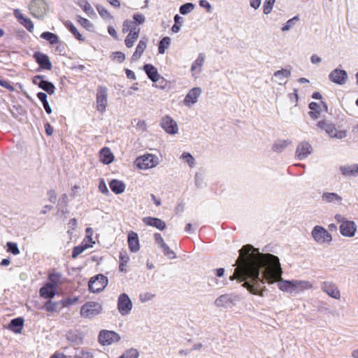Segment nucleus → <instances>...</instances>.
<instances>
[{
	"mask_svg": "<svg viewBox=\"0 0 358 358\" xmlns=\"http://www.w3.org/2000/svg\"><path fill=\"white\" fill-rule=\"evenodd\" d=\"M107 104V88L103 86H99L96 93V108L100 112L106 110Z\"/></svg>",
	"mask_w": 358,
	"mask_h": 358,
	"instance_id": "obj_12",
	"label": "nucleus"
},
{
	"mask_svg": "<svg viewBox=\"0 0 358 358\" xmlns=\"http://www.w3.org/2000/svg\"><path fill=\"white\" fill-rule=\"evenodd\" d=\"M102 310L101 305L96 301H88L82 306L80 308V315L85 318H92Z\"/></svg>",
	"mask_w": 358,
	"mask_h": 358,
	"instance_id": "obj_5",
	"label": "nucleus"
},
{
	"mask_svg": "<svg viewBox=\"0 0 358 358\" xmlns=\"http://www.w3.org/2000/svg\"><path fill=\"white\" fill-rule=\"evenodd\" d=\"M37 98L42 102V104L46 101L47 100V94L45 92H40L37 93Z\"/></svg>",
	"mask_w": 358,
	"mask_h": 358,
	"instance_id": "obj_63",
	"label": "nucleus"
},
{
	"mask_svg": "<svg viewBox=\"0 0 358 358\" xmlns=\"http://www.w3.org/2000/svg\"><path fill=\"white\" fill-rule=\"evenodd\" d=\"M310 62L313 64H317L322 62V59L320 57L314 54L310 57Z\"/></svg>",
	"mask_w": 358,
	"mask_h": 358,
	"instance_id": "obj_64",
	"label": "nucleus"
},
{
	"mask_svg": "<svg viewBox=\"0 0 358 358\" xmlns=\"http://www.w3.org/2000/svg\"><path fill=\"white\" fill-rule=\"evenodd\" d=\"M289 141L287 140H278L275 142L273 150L275 152H282L288 145Z\"/></svg>",
	"mask_w": 358,
	"mask_h": 358,
	"instance_id": "obj_43",
	"label": "nucleus"
},
{
	"mask_svg": "<svg viewBox=\"0 0 358 358\" xmlns=\"http://www.w3.org/2000/svg\"><path fill=\"white\" fill-rule=\"evenodd\" d=\"M145 224L155 227L161 231L166 229V224L164 221L157 217H146L143 219Z\"/></svg>",
	"mask_w": 358,
	"mask_h": 358,
	"instance_id": "obj_23",
	"label": "nucleus"
},
{
	"mask_svg": "<svg viewBox=\"0 0 358 358\" xmlns=\"http://www.w3.org/2000/svg\"><path fill=\"white\" fill-rule=\"evenodd\" d=\"M86 236L84 239L87 240V243L91 245V247L94 244V241L92 240V229L91 228H87L85 230Z\"/></svg>",
	"mask_w": 358,
	"mask_h": 358,
	"instance_id": "obj_57",
	"label": "nucleus"
},
{
	"mask_svg": "<svg viewBox=\"0 0 358 358\" xmlns=\"http://www.w3.org/2000/svg\"><path fill=\"white\" fill-rule=\"evenodd\" d=\"M14 16L17 19L19 22L24 26L29 31H32L34 28V23L32 21L24 17L19 9H15L13 11Z\"/></svg>",
	"mask_w": 358,
	"mask_h": 358,
	"instance_id": "obj_21",
	"label": "nucleus"
},
{
	"mask_svg": "<svg viewBox=\"0 0 358 358\" xmlns=\"http://www.w3.org/2000/svg\"><path fill=\"white\" fill-rule=\"evenodd\" d=\"M295 285V287H299L303 289H308L312 287L311 284L308 281H296Z\"/></svg>",
	"mask_w": 358,
	"mask_h": 358,
	"instance_id": "obj_60",
	"label": "nucleus"
},
{
	"mask_svg": "<svg viewBox=\"0 0 358 358\" xmlns=\"http://www.w3.org/2000/svg\"><path fill=\"white\" fill-rule=\"evenodd\" d=\"M340 170L345 177L357 176L358 174V165H348L340 167Z\"/></svg>",
	"mask_w": 358,
	"mask_h": 358,
	"instance_id": "obj_26",
	"label": "nucleus"
},
{
	"mask_svg": "<svg viewBox=\"0 0 358 358\" xmlns=\"http://www.w3.org/2000/svg\"><path fill=\"white\" fill-rule=\"evenodd\" d=\"M78 22L81 26H83L87 30L90 31L93 28L92 23L89 20L85 17L78 16Z\"/></svg>",
	"mask_w": 358,
	"mask_h": 358,
	"instance_id": "obj_49",
	"label": "nucleus"
},
{
	"mask_svg": "<svg viewBox=\"0 0 358 358\" xmlns=\"http://www.w3.org/2000/svg\"><path fill=\"white\" fill-rule=\"evenodd\" d=\"M33 57L40 68L45 70H50L52 69V63L47 55L41 52H35Z\"/></svg>",
	"mask_w": 358,
	"mask_h": 358,
	"instance_id": "obj_16",
	"label": "nucleus"
},
{
	"mask_svg": "<svg viewBox=\"0 0 358 358\" xmlns=\"http://www.w3.org/2000/svg\"><path fill=\"white\" fill-rule=\"evenodd\" d=\"M138 38L137 31H134L133 33H129V34L127 36L124 43L127 48H131L135 41Z\"/></svg>",
	"mask_w": 358,
	"mask_h": 358,
	"instance_id": "obj_44",
	"label": "nucleus"
},
{
	"mask_svg": "<svg viewBox=\"0 0 358 358\" xmlns=\"http://www.w3.org/2000/svg\"><path fill=\"white\" fill-rule=\"evenodd\" d=\"M79 301L78 296H68L60 300L62 308H67L77 303Z\"/></svg>",
	"mask_w": 358,
	"mask_h": 358,
	"instance_id": "obj_39",
	"label": "nucleus"
},
{
	"mask_svg": "<svg viewBox=\"0 0 358 358\" xmlns=\"http://www.w3.org/2000/svg\"><path fill=\"white\" fill-rule=\"evenodd\" d=\"M66 28L73 35V36L80 41H84L85 38L83 35L78 31L77 28L74 26V24L70 21L66 20L64 23Z\"/></svg>",
	"mask_w": 358,
	"mask_h": 358,
	"instance_id": "obj_29",
	"label": "nucleus"
},
{
	"mask_svg": "<svg viewBox=\"0 0 358 358\" xmlns=\"http://www.w3.org/2000/svg\"><path fill=\"white\" fill-rule=\"evenodd\" d=\"M313 152L311 145L307 141H302L298 144L296 149V156L299 160L307 158Z\"/></svg>",
	"mask_w": 358,
	"mask_h": 358,
	"instance_id": "obj_15",
	"label": "nucleus"
},
{
	"mask_svg": "<svg viewBox=\"0 0 358 358\" xmlns=\"http://www.w3.org/2000/svg\"><path fill=\"white\" fill-rule=\"evenodd\" d=\"M112 57L113 60H115L119 63H122L125 59V55L122 52L117 51L113 53Z\"/></svg>",
	"mask_w": 358,
	"mask_h": 358,
	"instance_id": "obj_54",
	"label": "nucleus"
},
{
	"mask_svg": "<svg viewBox=\"0 0 358 358\" xmlns=\"http://www.w3.org/2000/svg\"><path fill=\"white\" fill-rule=\"evenodd\" d=\"M299 17L298 15H296L294 17H292V19H289V20H287L286 22V23L282 27V29H281L282 31H287L289 30L291 28H292L296 24L297 22H299Z\"/></svg>",
	"mask_w": 358,
	"mask_h": 358,
	"instance_id": "obj_46",
	"label": "nucleus"
},
{
	"mask_svg": "<svg viewBox=\"0 0 358 358\" xmlns=\"http://www.w3.org/2000/svg\"><path fill=\"white\" fill-rule=\"evenodd\" d=\"M57 288L45 283L39 290L40 296L45 299H52L56 295Z\"/></svg>",
	"mask_w": 358,
	"mask_h": 358,
	"instance_id": "obj_22",
	"label": "nucleus"
},
{
	"mask_svg": "<svg viewBox=\"0 0 358 358\" xmlns=\"http://www.w3.org/2000/svg\"><path fill=\"white\" fill-rule=\"evenodd\" d=\"M335 219L338 222L341 223L339 229L343 236L346 237L354 236L357 230V226L355 222L345 220V218L339 214L335 215Z\"/></svg>",
	"mask_w": 358,
	"mask_h": 358,
	"instance_id": "obj_2",
	"label": "nucleus"
},
{
	"mask_svg": "<svg viewBox=\"0 0 358 358\" xmlns=\"http://www.w3.org/2000/svg\"><path fill=\"white\" fill-rule=\"evenodd\" d=\"M206 55L204 53H199L197 59L193 62L191 66V71L201 73V67L204 64Z\"/></svg>",
	"mask_w": 358,
	"mask_h": 358,
	"instance_id": "obj_27",
	"label": "nucleus"
},
{
	"mask_svg": "<svg viewBox=\"0 0 358 358\" xmlns=\"http://www.w3.org/2000/svg\"><path fill=\"white\" fill-rule=\"evenodd\" d=\"M154 296H155V294H153L152 293L144 292V293H142L140 294L139 298L142 302H145V301L152 299L154 298Z\"/></svg>",
	"mask_w": 358,
	"mask_h": 358,
	"instance_id": "obj_58",
	"label": "nucleus"
},
{
	"mask_svg": "<svg viewBox=\"0 0 358 358\" xmlns=\"http://www.w3.org/2000/svg\"><path fill=\"white\" fill-rule=\"evenodd\" d=\"M33 83L38 85L49 94H53L55 93V85L51 82L44 80L43 76L38 75L34 76Z\"/></svg>",
	"mask_w": 358,
	"mask_h": 358,
	"instance_id": "obj_13",
	"label": "nucleus"
},
{
	"mask_svg": "<svg viewBox=\"0 0 358 358\" xmlns=\"http://www.w3.org/2000/svg\"><path fill=\"white\" fill-rule=\"evenodd\" d=\"M24 325V320L22 317L13 319L9 324V329L15 333H20Z\"/></svg>",
	"mask_w": 358,
	"mask_h": 358,
	"instance_id": "obj_30",
	"label": "nucleus"
},
{
	"mask_svg": "<svg viewBox=\"0 0 358 358\" xmlns=\"http://www.w3.org/2000/svg\"><path fill=\"white\" fill-rule=\"evenodd\" d=\"M317 125L320 129L324 130L331 138L342 139L347 136L345 131L337 130L336 126L329 121H319Z\"/></svg>",
	"mask_w": 358,
	"mask_h": 358,
	"instance_id": "obj_4",
	"label": "nucleus"
},
{
	"mask_svg": "<svg viewBox=\"0 0 358 358\" xmlns=\"http://www.w3.org/2000/svg\"><path fill=\"white\" fill-rule=\"evenodd\" d=\"M239 253L238 266L229 279L239 282L249 279L250 282H244L243 287L252 294L263 296L266 282L271 284L281 280L282 271L278 257L269 253H260L249 244L244 245Z\"/></svg>",
	"mask_w": 358,
	"mask_h": 358,
	"instance_id": "obj_1",
	"label": "nucleus"
},
{
	"mask_svg": "<svg viewBox=\"0 0 358 358\" xmlns=\"http://www.w3.org/2000/svg\"><path fill=\"white\" fill-rule=\"evenodd\" d=\"M160 248L162 249L163 252L165 255L169 256L170 257H175L173 251L169 248V247L166 244V243L164 245H162Z\"/></svg>",
	"mask_w": 358,
	"mask_h": 358,
	"instance_id": "obj_59",
	"label": "nucleus"
},
{
	"mask_svg": "<svg viewBox=\"0 0 358 358\" xmlns=\"http://www.w3.org/2000/svg\"><path fill=\"white\" fill-rule=\"evenodd\" d=\"M201 89L200 87H194L191 89L184 99L183 103L187 106H190L197 102L198 97L201 95Z\"/></svg>",
	"mask_w": 358,
	"mask_h": 358,
	"instance_id": "obj_17",
	"label": "nucleus"
},
{
	"mask_svg": "<svg viewBox=\"0 0 358 358\" xmlns=\"http://www.w3.org/2000/svg\"><path fill=\"white\" fill-rule=\"evenodd\" d=\"M171 44V38L169 36L162 38L159 43L158 52L159 54H164L165 49L168 48Z\"/></svg>",
	"mask_w": 358,
	"mask_h": 358,
	"instance_id": "obj_42",
	"label": "nucleus"
},
{
	"mask_svg": "<svg viewBox=\"0 0 358 358\" xmlns=\"http://www.w3.org/2000/svg\"><path fill=\"white\" fill-rule=\"evenodd\" d=\"M279 288L282 291H288L291 287H295V282L284 281L278 285Z\"/></svg>",
	"mask_w": 358,
	"mask_h": 358,
	"instance_id": "obj_53",
	"label": "nucleus"
},
{
	"mask_svg": "<svg viewBox=\"0 0 358 358\" xmlns=\"http://www.w3.org/2000/svg\"><path fill=\"white\" fill-rule=\"evenodd\" d=\"M134 24V22L130 20H126L123 22L122 32L126 33L131 30Z\"/></svg>",
	"mask_w": 358,
	"mask_h": 358,
	"instance_id": "obj_56",
	"label": "nucleus"
},
{
	"mask_svg": "<svg viewBox=\"0 0 358 358\" xmlns=\"http://www.w3.org/2000/svg\"><path fill=\"white\" fill-rule=\"evenodd\" d=\"M181 159L185 161L191 167L194 164V158L189 152H183L181 155Z\"/></svg>",
	"mask_w": 358,
	"mask_h": 358,
	"instance_id": "obj_51",
	"label": "nucleus"
},
{
	"mask_svg": "<svg viewBox=\"0 0 358 358\" xmlns=\"http://www.w3.org/2000/svg\"><path fill=\"white\" fill-rule=\"evenodd\" d=\"M6 245L7 251L8 252L12 253L14 255H17L20 254V250L18 249L17 245L15 243L8 242Z\"/></svg>",
	"mask_w": 358,
	"mask_h": 358,
	"instance_id": "obj_50",
	"label": "nucleus"
},
{
	"mask_svg": "<svg viewBox=\"0 0 358 358\" xmlns=\"http://www.w3.org/2000/svg\"><path fill=\"white\" fill-rule=\"evenodd\" d=\"M199 3L201 7L206 8L207 12L210 13L211 11L212 6L206 0H200Z\"/></svg>",
	"mask_w": 358,
	"mask_h": 358,
	"instance_id": "obj_61",
	"label": "nucleus"
},
{
	"mask_svg": "<svg viewBox=\"0 0 358 358\" xmlns=\"http://www.w3.org/2000/svg\"><path fill=\"white\" fill-rule=\"evenodd\" d=\"M310 111L308 113L310 117L316 119L321 113L320 106L316 102H310L309 103Z\"/></svg>",
	"mask_w": 358,
	"mask_h": 358,
	"instance_id": "obj_37",
	"label": "nucleus"
},
{
	"mask_svg": "<svg viewBox=\"0 0 358 358\" xmlns=\"http://www.w3.org/2000/svg\"><path fill=\"white\" fill-rule=\"evenodd\" d=\"M275 0H265L263 5V12L265 15H268L272 11Z\"/></svg>",
	"mask_w": 358,
	"mask_h": 358,
	"instance_id": "obj_48",
	"label": "nucleus"
},
{
	"mask_svg": "<svg viewBox=\"0 0 358 358\" xmlns=\"http://www.w3.org/2000/svg\"><path fill=\"white\" fill-rule=\"evenodd\" d=\"M108 278L102 274L92 277L89 281V289L93 293H98L104 289L108 284Z\"/></svg>",
	"mask_w": 358,
	"mask_h": 358,
	"instance_id": "obj_6",
	"label": "nucleus"
},
{
	"mask_svg": "<svg viewBox=\"0 0 358 358\" xmlns=\"http://www.w3.org/2000/svg\"><path fill=\"white\" fill-rule=\"evenodd\" d=\"M98 340L101 345H110L117 343L120 340V336L113 331L103 329L99 332Z\"/></svg>",
	"mask_w": 358,
	"mask_h": 358,
	"instance_id": "obj_8",
	"label": "nucleus"
},
{
	"mask_svg": "<svg viewBox=\"0 0 358 358\" xmlns=\"http://www.w3.org/2000/svg\"><path fill=\"white\" fill-rule=\"evenodd\" d=\"M109 186L115 194L122 193L125 189V185L121 180H110Z\"/></svg>",
	"mask_w": 358,
	"mask_h": 358,
	"instance_id": "obj_35",
	"label": "nucleus"
},
{
	"mask_svg": "<svg viewBox=\"0 0 358 358\" xmlns=\"http://www.w3.org/2000/svg\"><path fill=\"white\" fill-rule=\"evenodd\" d=\"M136 163L141 169H147L155 166L158 164V157L152 154H146L138 157Z\"/></svg>",
	"mask_w": 358,
	"mask_h": 358,
	"instance_id": "obj_9",
	"label": "nucleus"
},
{
	"mask_svg": "<svg viewBox=\"0 0 358 358\" xmlns=\"http://www.w3.org/2000/svg\"><path fill=\"white\" fill-rule=\"evenodd\" d=\"M77 4L82 8L83 11L88 15H94V11L87 0H78Z\"/></svg>",
	"mask_w": 358,
	"mask_h": 358,
	"instance_id": "obj_38",
	"label": "nucleus"
},
{
	"mask_svg": "<svg viewBox=\"0 0 358 358\" xmlns=\"http://www.w3.org/2000/svg\"><path fill=\"white\" fill-rule=\"evenodd\" d=\"M154 238L155 242L161 247L162 245L165 243L162 235L159 233H155L154 234Z\"/></svg>",
	"mask_w": 358,
	"mask_h": 358,
	"instance_id": "obj_62",
	"label": "nucleus"
},
{
	"mask_svg": "<svg viewBox=\"0 0 358 358\" xmlns=\"http://www.w3.org/2000/svg\"><path fill=\"white\" fill-rule=\"evenodd\" d=\"M329 78L332 83L343 85L348 79V73L345 70L335 69L329 73Z\"/></svg>",
	"mask_w": 358,
	"mask_h": 358,
	"instance_id": "obj_14",
	"label": "nucleus"
},
{
	"mask_svg": "<svg viewBox=\"0 0 358 358\" xmlns=\"http://www.w3.org/2000/svg\"><path fill=\"white\" fill-rule=\"evenodd\" d=\"M322 198L324 201L327 202V203L332 202L334 201H341V197L339 196L336 193H329V192L324 193L322 194Z\"/></svg>",
	"mask_w": 358,
	"mask_h": 358,
	"instance_id": "obj_45",
	"label": "nucleus"
},
{
	"mask_svg": "<svg viewBox=\"0 0 358 358\" xmlns=\"http://www.w3.org/2000/svg\"><path fill=\"white\" fill-rule=\"evenodd\" d=\"M195 8V5L192 3H185L180 6L179 11L182 15H187L192 11Z\"/></svg>",
	"mask_w": 358,
	"mask_h": 358,
	"instance_id": "obj_47",
	"label": "nucleus"
},
{
	"mask_svg": "<svg viewBox=\"0 0 358 358\" xmlns=\"http://www.w3.org/2000/svg\"><path fill=\"white\" fill-rule=\"evenodd\" d=\"M311 235L314 240L320 244L329 243L332 241L331 234L321 226H315L311 231Z\"/></svg>",
	"mask_w": 358,
	"mask_h": 358,
	"instance_id": "obj_7",
	"label": "nucleus"
},
{
	"mask_svg": "<svg viewBox=\"0 0 358 358\" xmlns=\"http://www.w3.org/2000/svg\"><path fill=\"white\" fill-rule=\"evenodd\" d=\"M273 76L276 78L275 81H279V84H281L280 81L291 76V71L289 70L282 69L275 71Z\"/></svg>",
	"mask_w": 358,
	"mask_h": 358,
	"instance_id": "obj_40",
	"label": "nucleus"
},
{
	"mask_svg": "<svg viewBox=\"0 0 358 358\" xmlns=\"http://www.w3.org/2000/svg\"><path fill=\"white\" fill-rule=\"evenodd\" d=\"M128 247L131 252H136L140 249L139 239L138 234L133 231H130L128 233Z\"/></svg>",
	"mask_w": 358,
	"mask_h": 358,
	"instance_id": "obj_18",
	"label": "nucleus"
},
{
	"mask_svg": "<svg viewBox=\"0 0 358 358\" xmlns=\"http://www.w3.org/2000/svg\"><path fill=\"white\" fill-rule=\"evenodd\" d=\"M143 70L147 74L148 77L153 82H157L160 78V75L159 74L157 68H155L151 64H146L143 66Z\"/></svg>",
	"mask_w": 358,
	"mask_h": 358,
	"instance_id": "obj_24",
	"label": "nucleus"
},
{
	"mask_svg": "<svg viewBox=\"0 0 358 358\" xmlns=\"http://www.w3.org/2000/svg\"><path fill=\"white\" fill-rule=\"evenodd\" d=\"M138 351L135 349H130L121 355L120 358H138Z\"/></svg>",
	"mask_w": 358,
	"mask_h": 358,
	"instance_id": "obj_52",
	"label": "nucleus"
},
{
	"mask_svg": "<svg viewBox=\"0 0 358 358\" xmlns=\"http://www.w3.org/2000/svg\"><path fill=\"white\" fill-rule=\"evenodd\" d=\"M120 271L122 272L127 271V266L129 262V257L126 250H122L120 252Z\"/></svg>",
	"mask_w": 358,
	"mask_h": 358,
	"instance_id": "obj_32",
	"label": "nucleus"
},
{
	"mask_svg": "<svg viewBox=\"0 0 358 358\" xmlns=\"http://www.w3.org/2000/svg\"><path fill=\"white\" fill-rule=\"evenodd\" d=\"M133 19H134V24H142L145 20V16L141 14V13H136L133 15Z\"/></svg>",
	"mask_w": 358,
	"mask_h": 358,
	"instance_id": "obj_55",
	"label": "nucleus"
},
{
	"mask_svg": "<svg viewBox=\"0 0 358 358\" xmlns=\"http://www.w3.org/2000/svg\"><path fill=\"white\" fill-rule=\"evenodd\" d=\"M147 42H148V40L145 38H143V39H141L139 41L137 46L136 48L135 52L133 53L132 57H131V59L133 61H136L141 57L145 49L147 47Z\"/></svg>",
	"mask_w": 358,
	"mask_h": 358,
	"instance_id": "obj_25",
	"label": "nucleus"
},
{
	"mask_svg": "<svg viewBox=\"0 0 358 358\" xmlns=\"http://www.w3.org/2000/svg\"><path fill=\"white\" fill-rule=\"evenodd\" d=\"M43 308L48 313V315L59 313L62 308L60 301H55L52 299L47 300Z\"/></svg>",
	"mask_w": 358,
	"mask_h": 358,
	"instance_id": "obj_20",
	"label": "nucleus"
},
{
	"mask_svg": "<svg viewBox=\"0 0 358 358\" xmlns=\"http://www.w3.org/2000/svg\"><path fill=\"white\" fill-rule=\"evenodd\" d=\"M162 129L169 134H176L178 132V127L176 122L170 116L163 117L160 122Z\"/></svg>",
	"mask_w": 358,
	"mask_h": 358,
	"instance_id": "obj_11",
	"label": "nucleus"
},
{
	"mask_svg": "<svg viewBox=\"0 0 358 358\" xmlns=\"http://www.w3.org/2000/svg\"><path fill=\"white\" fill-rule=\"evenodd\" d=\"M41 38L48 41L51 45H55L60 42L59 36L50 31H44L41 34Z\"/></svg>",
	"mask_w": 358,
	"mask_h": 358,
	"instance_id": "obj_34",
	"label": "nucleus"
},
{
	"mask_svg": "<svg viewBox=\"0 0 358 358\" xmlns=\"http://www.w3.org/2000/svg\"><path fill=\"white\" fill-rule=\"evenodd\" d=\"M232 303L233 300L228 294L221 295L215 301V304L217 307H227Z\"/></svg>",
	"mask_w": 358,
	"mask_h": 358,
	"instance_id": "obj_31",
	"label": "nucleus"
},
{
	"mask_svg": "<svg viewBox=\"0 0 358 358\" xmlns=\"http://www.w3.org/2000/svg\"><path fill=\"white\" fill-rule=\"evenodd\" d=\"M322 290L332 298L338 299L341 297V293L337 286L329 282H324L322 286Z\"/></svg>",
	"mask_w": 358,
	"mask_h": 358,
	"instance_id": "obj_19",
	"label": "nucleus"
},
{
	"mask_svg": "<svg viewBox=\"0 0 358 358\" xmlns=\"http://www.w3.org/2000/svg\"><path fill=\"white\" fill-rule=\"evenodd\" d=\"M31 15L38 19L43 18L48 10V6L45 0H31L29 4Z\"/></svg>",
	"mask_w": 358,
	"mask_h": 358,
	"instance_id": "obj_3",
	"label": "nucleus"
},
{
	"mask_svg": "<svg viewBox=\"0 0 358 358\" xmlns=\"http://www.w3.org/2000/svg\"><path fill=\"white\" fill-rule=\"evenodd\" d=\"M101 161L105 164H109L114 160V156L108 148H103L100 151Z\"/></svg>",
	"mask_w": 358,
	"mask_h": 358,
	"instance_id": "obj_28",
	"label": "nucleus"
},
{
	"mask_svg": "<svg viewBox=\"0 0 358 358\" xmlns=\"http://www.w3.org/2000/svg\"><path fill=\"white\" fill-rule=\"evenodd\" d=\"M96 8L99 15L103 19L106 20H112L113 19V17L111 15V14L103 6L97 4L96 6Z\"/></svg>",
	"mask_w": 358,
	"mask_h": 358,
	"instance_id": "obj_41",
	"label": "nucleus"
},
{
	"mask_svg": "<svg viewBox=\"0 0 358 358\" xmlns=\"http://www.w3.org/2000/svg\"><path fill=\"white\" fill-rule=\"evenodd\" d=\"M48 278L49 282L47 283L57 288L58 285L61 282L62 275L59 273L52 271L48 273Z\"/></svg>",
	"mask_w": 358,
	"mask_h": 358,
	"instance_id": "obj_36",
	"label": "nucleus"
},
{
	"mask_svg": "<svg viewBox=\"0 0 358 358\" xmlns=\"http://www.w3.org/2000/svg\"><path fill=\"white\" fill-rule=\"evenodd\" d=\"M132 303L127 294L123 293L119 296L117 300V309L121 315H128L131 308Z\"/></svg>",
	"mask_w": 358,
	"mask_h": 358,
	"instance_id": "obj_10",
	"label": "nucleus"
},
{
	"mask_svg": "<svg viewBox=\"0 0 358 358\" xmlns=\"http://www.w3.org/2000/svg\"><path fill=\"white\" fill-rule=\"evenodd\" d=\"M89 248H91V245L87 243L86 239H83L80 245L75 246L73 248L72 252V258H76L79 255L83 253L85 250H87Z\"/></svg>",
	"mask_w": 358,
	"mask_h": 358,
	"instance_id": "obj_33",
	"label": "nucleus"
}]
</instances>
